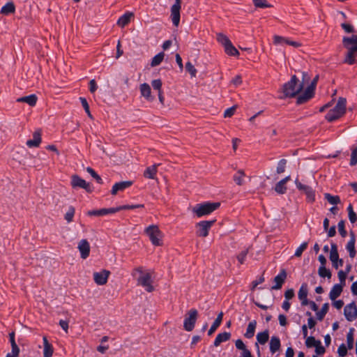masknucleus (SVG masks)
I'll list each match as a JSON object with an SVG mask.
<instances>
[{
	"instance_id": "obj_50",
	"label": "nucleus",
	"mask_w": 357,
	"mask_h": 357,
	"mask_svg": "<svg viewBox=\"0 0 357 357\" xmlns=\"http://www.w3.org/2000/svg\"><path fill=\"white\" fill-rule=\"evenodd\" d=\"M86 172L89 174H90L91 176L93 178H94L98 183H100V184L102 183V180L101 178V177L91 167H88L86 168Z\"/></svg>"
},
{
	"instance_id": "obj_5",
	"label": "nucleus",
	"mask_w": 357,
	"mask_h": 357,
	"mask_svg": "<svg viewBox=\"0 0 357 357\" xmlns=\"http://www.w3.org/2000/svg\"><path fill=\"white\" fill-rule=\"evenodd\" d=\"M145 234L149 237L153 245L160 246L162 245V234L158 225H152L145 229Z\"/></svg>"
},
{
	"instance_id": "obj_63",
	"label": "nucleus",
	"mask_w": 357,
	"mask_h": 357,
	"mask_svg": "<svg viewBox=\"0 0 357 357\" xmlns=\"http://www.w3.org/2000/svg\"><path fill=\"white\" fill-rule=\"evenodd\" d=\"M347 272H344L343 271H340L338 272L339 280L341 282V283H342L343 285L345 283V280H346V278H347Z\"/></svg>"
},
{
	"instance_id": "obj_57",
	"label": "nucleus",
	"mask_w": 357,
	"mask_h": 357,
	"mask_svg": "<svg viewBox=\"0 0 357 357\" xmlns=\"http://www.w3.org/2000/svg\"><path fill=\"white\" fill-rule=\"evenodd\" d=\"M295 184L297 187V188L299 190H301V191H303L304 192H305V191H307V190H309L311 187L308 186V185H303L302 184L298 178H296L295 180Z\"/></svg>"
},
{
	"instance_id": "obj_20",
	"label": "nucleus",
	"mask_w": 357,
	"mask_h": 357,
	"mask_svg": "<svg viewBox=\"0 0 357 357\" xmlns=\"http://www.w3.org/2000/svg\"><path fill=\"white\" fill-rule=\"evenodd\" d=\"M290 180H291V176H287L285 178H284L283 179H282L281 181H280L278 183H276V185L275 186V191L278 194H281V195L284 194L287 191V187L285 185Z\"/></svg>"
},
{
	"instance_id": "obj_27",
	"label": "nucleus",
	"mask_w": 357,
	"mask_h": 357,
	"mask_svg": "<svg viewBox=\"0 0 357 357\" xmlns=\"http://www.w3.org/2000/svg\"><path fill=\"white\" fill-rule=\"evenodd\" d=\"M159 165H153L148 167L144 172V176L150 179H155L157 174V167Z\"/></svg>"
},
{
	"instance_id": "obj_36",
	"label": "nucleus",
	"mask_w": 357,
	"mask_h": 357,
	"mask_svg": "<svg viewBox=\"0 0 357 357\" xmlns=\"http://www.w3.org/2000/svg\"><path fill=\"white\" fill-rule=\"evenodd\" d=\"M216 38L217 40L224 46V48L231 43L229 38L222 33H217Z\"/></svg>"
},
{
	"instance_id": "obj_35",
	"label": "nucleus",
	"mask_w": 357,
	"mask_h": 357,
	"mask_svg": "<svg viewBox=\"0 0 357 357\" xmlns=\"http://www.w3.org/2000/svg\"><path fill=\"white\" fill-rule=\"evenodd\" d=\"M269 338V333L268 330L259 333L257 335V342L261 344H264L267 342Z\"/></svg>"
},
{
	"instance_id": "obj_60",
	"label": "nucleus",
	"mask_w": 357,
	"mask_h": 357,
	"mask_svg": "<svg viewBox=\"0 0 357 357\" xmlns=\"http://www.w3.org/2000/svg\"><path fill=\"white\" fill-rule=\"evenodd\" d=\"M305 194L306 195L307 199H308L309 202H312L314 201L315 195L312 188L307 190V191H305Z\"/></svg>"
},
{
	"instance_id": "obj_15",
	"label": "nucleus",
	"mask_w": 357,
	"mask_h": 357,
	"mask_svg": "<svg viewBox=\"0 0 357 357\" xmlns=\"http://www.w3.org/2000/svg\"><path fill=\"white\" fill-rule=\"evenodd\" d=\"M287 276V274L286 270L282 269L280 273L274 278V282L275 284L271 287V289L278 290L281 289Z\"/></svg>"
},
{
	"instance_id": "obj_44",
	"label": "nucleus",
	"mask_w": 357,
	"mask_h": 357,
	"mask_svg": "<svg viewBox=\"0 0 357 357\" xmlns=\"http://www.w3.org/2000/svg\"><path fill=\"white\" fill-rule=\"evenodd\" d=\"M256 8H271L272 6L269 4L266 0H252Z\"/></svg>"
},
{
	"instance_id": "obj_28",
	"label": "nucleus",
	"mask_w": 357,
	"mask_h": 357,
	"mask_svg": "<svg viewBox=\"0 0 357 357\" xmlns=\"http://www.w3.org/2000/svg\"><path fill=\"white\" fill-rule=\"evenodd\" d=\"M223 317V312H220L218 315L217 316L215 320L213 323L212 326H211L210 329L208 331V335H211L213 334V333L216 331V329L220 326V325L222 323Z\"/></svg>"
},
{
	"instance_id": "obj_11",
	"label": "nucleus",
	"mask_w": 357,
	"mask_h": 357,
	"mask_svg": "<svg viewBox=\"0 0 357 357\" xmlns=\"http://www.w3.org/2000/svg\"><path fill=\"white\" fill-rule=\"evenodd\" d=\"M330 260L332 262L333 266L336 269H337L339 266H342L343 265V260L342 259H339L337 248L335 243L331 244Z\"/></svg>"
},
{
	"instance_id": "obj_38",
	"label": "nucleus",
	"mask_w": 357,
	"mask_h": 357,
	"mask_svg": "<svg viewBox=\"0 0 357 357\" xmlns=\"http://www.w3.org/2000/svg\"><path fill=\"white\" fill-rule=\"evenodd\" d=\"M324 197L331 204L335 205L340 203V198L337 195L334 196L329 193H325Z\"/></svg>"
},
{
	"instance_id": "obj_54",
	"label": "nucleus",
	"mask_w": 357,
	"mask_h": 357,
	"mask_svg": "<svg viewBox=\"0 0 357 357\" xmlns=\"http://www.w3.org/2000/svg\"><path fill=\"white\" fill-rule=\"evenodd\" d=\"M236 107H237L236 105H234V106L227 109L224 112V117L225 118L231 117L234 114Z\"/></svg>"
},
{
	"instance_id": "obj_43",
	"label": "nucleus",
	"mask_w": 357,
	"mask_h": 357,
	"mask_svg": "<svg viewBox=\"0 0 357 357\" xmlns=\"http://www.w3.org/2000/svg\"><path fill=\"white\" fill-rule=\"evenodd\" d=\"M319 275L321 278H328L330 279L331 278V272L330 270L327 269L325 266H320L318 270Z\"/></svg>"
},
{
	"instance_id": "obj_7",
	"label": "nucleus",
	"mask_w": 357,
	"mask_h": 357,
	"mask_svg": "<svg viewBox=\"0 0 357 357\" xmlns=\"http://www.w3.org/2000/svg\"><path fill=\"white\" fill-rule=\"evenodd\" d=\"M215 220H203L197 222L195 225L197 229L196 234L200 237H206L208 235V231L211 227L215 223Z\"/></svg>"
},
{
	"instance_id": "obj_26",
	"label": "nucleus",
	"mask_w": 357,
	"mask_h": 357,
	"mask_svg": "<svg viewBox=\"0 0 357 357\" xmlns=\"http://www.w3.org/2000/svg\"><path fill=\"white\" fill-rule=\"evenodd\" d=\"M38 98L35 94L19 98L17 101L19 102H26L30 106H34L36 104Z\"/></svg>"
},
{
	"instance_id": "obj_9",
	"label": "nucleus",
	"mask_w": 357,
	"mask_h": 357,
	"mask_svg": "<svg viewBox=\"0 0 357 357\" xmlns=\"http://www.w3.org/2000/svg\"><path fill=\"white\" fill-rule=\"evenodd\" d=\"M181 4V0H175V3L171 7V19L175 26H178L180 22Z\"/></svg>"
},
{
	"instance_id": "obj_21",
	"label": "nucleus",
	"mask_w": 357,
	"mask_h": 357,
	"mask_svg": "<svg viewBox=\"0 0 357 357\" xmlns=\"http://www.w3.org/2000/svg\"><path fill=\"white\" fill-rule=\"evenodd\" d=\"M43 340V356L44 357H52L54 352L52 345L48 342L47 337L44 336Z\"/></svg>"
},
{
	"instance_id": "obj_56",
	"label": "nucleus",
	"mask_w": 357,
	"mask_h": 357,
	"mask_svg": "<svg viewBox=\"0 0 357 357\" xmlns=\"http://www.w3.org/2000/svg\"><path fill=\"white\" fill-rule=\"evenodd\" d=\"M248 253V249L241 251L237 256V259L241 264H243L245 260L246 256Z\"/></svg>"
},
{
	"instance_id": "obj_25",
	"label": "nucleus",
	"mask_w": 357,
	"mask_h": 357,
	"mask_svg": "<svg viewBox=\"0 0 357 357\" xmlns=\"http://www.w3.org/2000/svg\"><path fill=\"white\" fill-rule=\"evenodd\" d=\"M314 92H312V90L306 89L303 94L298 96L296 102L299 105L305 103L312 98Z\"/></svg>"
},
{
	"instance_id": "obj_64",
	"label": "nucleus",
	"mask_w": 357,
	"mask_h": 357,
	"mask_svg": "<svg viewBox=\"0 0 357 357\" xmlns=\"http://www.w3.org/2000/svg\"><path fill=\"white\" fill-rule=\"evenodd\" d=\"M294 296V289H287L284 293V297L286 298V301L291 299Z\"/></svg>"
},
{
	"instance_id": "obj_52",
	"label": "nucleus",
	"mask_w": 357,
	"mask_h": 357,
	"mask_svg": "<svg viewBox=\"0 0 357 357\" xmlns=\"http://www.w3.org/2000/svg\"><path fill=\"white\" fill-rule=\"evenodd\" d=\"M144 204H135V205H123L119 207H116L118 208V212L121 210H127V209H135L138 208H144Z\"/></svg>"
},
{
	"instance_id": "obj_31",
	"label": "nucleus",
	"mask_w": 357,
	"mask_h": 357,
	"mask_svg": "<svg viewBox=\"0 0 357 357\" xmlns=\"http://www.w3.org/2000/svg\"><path fill=\"white\" fill-rule=\"evenodd\" d=\"M280 347V340L276 336H273L270 341V350L274 354L279 350Z\"/></svg>"
},
{
	"instance_id": "obj_13",
	"label": "nucleus",
	"mask_w": 357,
	"mask_h": 357,
	"mask_svg": "<svg viewBox=\"0 0 357 357\" xmlns=\"http://www.w3.org/2000/svg\"><path fill=\"white\" fill-rule=\"evenodd\" d=\"M344 314L349 321H352L357 317V307L354 302L344 307Z\"/></svg>"
},
{
	"instance_id": "obj_61",
	"label": "nucleus",
	"mask_w": 357,
	"mask_h": 357,
	"mask_svg": "<svg viewBox=\"0 0 357 357\" xmlns=\"http://www.w3.org/2000/svg\"><path fill=\"white\" fill-rule=\"evenodd\" d=\"M342 28L347 32V33H353L354 32V28L352 25L347 23H342L341 24Z\"/></svg>"
},
{
	"instance_id": "obj_37",
	"label": "nucleus",
	"mask_w": 357,
	"mask_h": 357,
	"mask_svg": "<svg viewBox=\"0 0 357 357\" xmlns=\"http://www.w3.org/2000/svg\"><path fill=\"white\" fill-rule=\"evenodd\" d=\"M165 54L164 52H160L158 54H156L153 59L151 62V66L155 67L161 63L162 60L164 59Z\"/></svg>"
},
{
	"instance_id": "obj_42",
	"label": "nucleus",
	"mask_w": 357,
	"mask_h": 357,
	"mask_svg": "<svg viewBox=\"0 0 357 357\" xmlns=\"http://www.w3.org/2000/svg\"><path fill=\"white\" fill-rule=\"evenodd\" d=\"M290 40L289 38L275 35L273 36V43L276 45L287 44L289 45Z\"/></svg>"
},
{
	"instance_id": "obj_34",
	"label": "nucleus",
	"mask_w": 357,
	"mask_h": 357,
	"mask_svg": "<svg viewBox=\"0 0 357 357\" xmlns=\"http://www.w3.org/2000/svg\"><path fill=\"white\" fill-rule=\"evenodd\" d=\"M15 10V5L13 2H8L1 9V13L3 15H9L13 13Z\"/></svg>"
},
{
	"instance_id": "obj_48",
	"label": "nucleus",
	"mask_w": 357,
	"mask_h": 357,
	"mask_svg": "<svg viewBox=\"0 0 357 357\" xmlns=\"http://www.w3.org/2000/svg\"><path fill=\"white\" fill-rule=\"evenodd\" d=\"M75 208L73 206H70L68 208V211L65 214V220L69 223L73 221L74 215H75Z\"/></svg>"
},
{
	"instance_id": "obj_45",
	"label": "nucleus",
	"mask_w": 357,
	"mask_h": 357,
	"mask_svg": "<svg viewBox=\"0 0 357 357\" xmlns=\"http://www.w3.org/2000/svg\"><path fill=\"white\" fill-rule=\"evenodd\" d=\"M298 296L300 300L304 299L307 296V286L306 284H303L298 291Z\"/></svg>"
},
{
	"instance_id": "obj_39",
	"label": "nucleus",
	"mask_w": 357,
	"mask_h": 357,
	"mask_svg": "<svg viewBox=\"0 0 357 357\" xmlns=\"http://www.w3.org/2000/svg\"><path fill=\"white\" fill-rule=\"evenodd\" d=\"M328 307H329V305L328 303H324L323 305H322V307L320 311H317V318L318 320L319 321H321L325 315L326 314V313L328 312Z\"/></svg>"
},
{
	"instance_id": "obj_10",
	"label": "nucleus",
	"mask_w": 357,
	"mask_h": 357,
	"mask_svg": "<svg viewBox=\"0 0 357 357\" xmlns=\"http://www.w3.org/2000/svg\"><path fill=\"white\" fill-rule=\"evenodd\" d=\"M70 184L74 189L80 188L86 190L87 192H91L90 185L77 174L72 175Z\"/></svg>"
},
{
	"instance_id": "obj_55",
	"label": "nucleus",
	"mask_w": 357,
	"mask_h": 357,
	"mask_svg": "<svg viewBox=\"0 0 357 357\" xmlns=\"http://www.w3.org/2000/svg\"><path fill=\"white\" fill-rule=\"evenodd\" d=\"M337 227H338V231H339L340 234L342 237H345L347 236V231L345 230V228H344V221L340 220L338 222Z\"/></svg>"
},
{
	"instance_id": "obj_4",
	"label": "nucleus",
	"mask_w": 357,
	"mask_h": 357,
	"mask_svg": "<svg viewBox=\"0 0 357 357\" xmlns=\"http://www.w3.org/2000/svg\"><path fill=\"white\" fill-rule=\"evenodd\" d=\"M347 100L344 98L340 97L338 98L337 102L335 107L331 109L326 115V119L328 121L332 122L341 116H342L346 112Z\"/></svg>"
},
{
	"instance_id": "obj_1",
	"label": "nucleus",
	"mask_w": 357,
	"mask_h": 357,
	"mask_svg": "<svg viewBox=\"0 0 357 357\" xmlns=\"http://www.w3.org/2000/svg\"><path fill=\"white\" fill-rule=\"evenodd\" d=\"M309 79L310 77L306 73H303V82L300 84H298V79L296 75L291 76V79L283 85L282 89L283 96L280 98L295 97L303 89V82Z\"/></svg>"
},
{
	"instance_id": "obj_47",
	"label": "nucleus",
	"mask_w": 357,
	"mask_h": 357,
	"mask_svg": "<svg viewBox=\"0 0 357 357\" xmlns=\"http://www.w3.org/2000/svg\"><path fill=\"white\" fill-rule=\"evenodd\" d=\"M319 340H316L312 336L306 337L305 345L308 348L315 347L317 344H319Z\"/></svg>"
},
{
	"instance_id": "obj_29",
	"label": "nucleus",
	"mask_w": 357,
	"mask_h": 357,
	"mask_svg": "<svg viewBox=\"0 0 357 357\" xmlns=\"http://www.w3.org/2000/svg\"><path fill=\"white\" fill-rule=\"evenodd\" d=\"M256 327L257 321L255 320H252V321H250L248 325L246 332L244 334V336L248 339L252 338L255 335Z\"/></svg>"
},
{
	"instance_id": "obj_22",
	"label": "nucleus",
	"mask_w": 357,
	"mask_h": 357,
	"mask_svg": "<svg viewBox=\"0 0 357 357\" xmlns=\"http://www.w3.org/2000/svg\"><path fill=\"white\" fill-rule=\"evenodd\" d=\"M355 236L354 232H351V239L347 244L346 248L349 252V257L351 258H354L356 255V250H355Z\"/></svg>"
},
{
	"instance_id": "obj_33",
	"label": "nucleus",
	"mask_w": 357,
	"mask_h": 357,
	"mask_svg": "<svg viewBox=\"0 0 357 357\" xmlns=\"http://www.w3.org/2000/svg\"><path fill=\"white\" fill-rule=\"evenodd\" d=\"M245 172L242 169L238 170L237 173L234 176L233 179L236 185H243L244 184Z\"/></svg>"
},
{
	"instance_id": "obj_17",
	"label": "nucleus",
	"mask_w": 357,
	"mask_h": 357,
	"mask_svg": "<svg viewBox=\"0 0 357 357\" xmlns=\"http://www.w3.org/2000/svg\"><path fill=\"white\" fill-rule=\"evenodd\" d=\"M118 212V208H101L99 210H93L88 211L87 214L90 216H103L110 213H114Z\"/></svg>"
},
{
	"instance_id": "obj_2",
	"label": "nucleus",
	"mask_w": 357,
	"mask_h": 357,
	"mask_svg": "<svg viewBox=\"0 0 357 357\" xmlns=\"http://www.w3.org/2000/svg\"><path fill=\"white\" fill-rule=\"evenodd\" d=\"M342 45L347 50L344 63L353 65L357 62V35L344 36L342 38Z\"/></svg>"
},
{
	"instance_id": "obj_12",
	"label": "nucleus",
	"mask_w": 357,
	"mask_h": 357,
	"mask_svg": "<svg viewBox=\"0 0 357 357\" xmlns=\"http://www.w3.org/2000/svg\"><path fill=\"white\" fill-rule=\"evenodd\" d=\"M109 275L110 271L105 269L100 272H94L93 274V280L98 285H104L107 282Z\"/></svg>"
},
{
	"instance_id": "obj_30",
	"label": "nucleus",
	"mask_w": 357,
	"mask_h": 357,
	"mask_svg": "<svg viewBox=\"0 0 357 357\" xmlns=\"http://www.w3.org/2000/svg\"><path fill=\"white\" fill-rule=\"evenodd\" d=\"M231 337L230 333L228 332H224L222 333H219L214 341V346L218 347L222 342H226L228 340H229Z\"/></svg>"
},
{
	"instance_id": "obj_18",
	"label": "nucleus",
	"mask_w": 357,
	"mask_h": 357,
	"mask_svg": "<svg viewBox=\"0 0 357 357\" xmlns=\"http://www.w3.org/2000/svg\"><path fill=\"white\" fill-rule=\"evenodd\" d=\"M41 132L40 130H36L33 133V139H29L26 142V145L29 148L38 147L41 143Z\"/></svg>"
},
{
	"instance_id": "obj_58",
	"label": "nucleus",
	"mask_w": 357,
	"mask_h": 357,
	"mask_svg": "<svg viewBox=\"0 0 357 357\" xmlns=\"http://www.w3.org/2000/svg\"><path fill=\"white\" fill-rule=\"evenodd\" d=\"M357 164V146L352 151L351 155L350 165L354 166Z\"/></svg>"
},
{
	"instance_id": "obj_3",
	"label": "nucleus",
	"mask_w": 357,
	"mask_h": 357,
	"mask_svg": "<svg viewBox=\"0 0 357 357\" xmlns=\"http://www.w3.org/2000/svg\"><path fill=\"white\" fill-rule=\"evenodd\" d=\"M220 204L219 202H204L196 204L192 209V211L197 218L207 215L215 211L219 208Z\"/></svg>"
},
{
	"instance_id": "obj_8",
	"label": "nucleus",
	"mask_w": 357,
	"mask_h": 357,
	"mask_svg": "<svg viewBox=\"0 0 357 357\" xmlns=\"http://www.w3.org/2000/svg\"><path fill=\"white\" fill-rule=\"evenodd\" d=\"M136 281L137 284L144 287L146 291L152 292L154 291L151 272H149L147 274H145L142 277H137Z\"/></svg>"
},
{
	"instance_id": "obj_46",
	"label": "nucleus",
	"mask_w": 357,
	"mask_h": 357,
	"mask_svg": "<svg viewBox=\"0 0 357 357\" xmlns=\"http://www.w3.org/2000/svg\"><path fill=\"white\" fill-rule=\"evenodd\" d=\"M287 162V161L286 159H282L278 162L277 169H276L277 174H280L284 172L285 169H286Z\"/></svg>"
},
{
	"instance_id": "obj_32",
	"label": "nucleus",
	"mask_w": 357,
	"mask_h": 357,
	"mask_svg": "<svg viewBox=\"0 0 357 357\" xmlns=\"http://www.w3.org/2000/svg\"><path fill=\"white\" fill-rule=\"evenodd\" d=\"M149 272L150 271L149 270H146L143 266H137L133 268L131 275L137 280V277H142Z\"/></svg>"
},
{
	"instance_id": "obj_24",
	"label": "nucleus",
	"mask_w": 357,
	"mask_h": 357,
	"mask_svg": "<svg viewBox=\"0 0 357 357\" xmlns=\"http://www.w3.org/2000/svg\"><path fill=\"white\" fill-rule=\"evenodd\" d=\"M133 15V13L131 12L126 13L124 15L119 17L117 21V25L121 27L126 26L130 22V20Z\"/></svg>"
},
{
	"instance_id": "obj_59",
	"label": "nucleus",
	"mask_w": 357,
	"mask_h": 357,
	"mask_svg": "<svg viewBox=\"0 0 357 357\" xmlns=\"http://www.w3.org/2000/svg\"><path fill=\"white\" fill-rule=\"evenodd\" d=\"M337 353L340 357H344L347 354V348L344 344L340 345L337 349Z\"/></svg>"
},
{
	"instance_id": "obj_49",
	"label": "nucleus",
	"mask_w": 357,
	"mask_h": 357,
	"mask_svg": "<svg viewBox=\"0 0 357 357\" xmlns=\"http://www.w3.org/2000/svg\"><path fill=\"white\" fill-rule=\"evenodd\" d=\"M185 69L190 74L192 77H196L197 72V69L190 61L185 63Z\"/></svg>"
},
{
	"instance_id": "obj_62",
	"label": "nucleus",
	"mask_w": 357,
	"mask_h": 357,
	"mask_svg": "<svg viewBox=\"0 0 357 357\" xmlns=\"http://www.w3.org/2000/svg\"><path fill=\"white\" fill-rule=\"evenodd\" d=\"M325 348L321 345V342L319 341V344H317L315 347V352L317 355H322L325 353Z\"/></svg>"
},
{
	"instance_id": "obj_51",
	"label": "nucleus",
	"mask_w": 357,
	"mask_h": 357,
	"mask_svg": "<svg viewBox=\"0 0 357 357\" xmlns=\"http://www.w3.org/2000/svg\"><path fill=\"white\" fill-rule=\"evenodd\" d=\"M162 81L160 79H153L151 81V86L153 88V89L158 91V93L159 91H162Z\"/></svg>"
},
{
	"instance_id": "obj_53",
	"label": "nucleus",
	"mask_w": 357,
	"mask_h": 357,
	"mask_svg": "<svg viewBox=\"0 0 357 357\" xmlns=\"http://www.w3.org/2000/svg\"><path fill=\"white\" fill-rule=\"evenodd\" d=\"M307 242H304L296 250L295 252V257H300L302 254H303V252L307 248Z\"/></svg>"
},
{
	"instance_id": "obj_16",
	"label": "nucleus",
	"mask_w": 357,
	"mask_h": 357,
	"mask_svg": "<svg viewBox=\"0 0 357 357\" xmlns=\"http://www.w3.org/2000/svg\"><path fill=\"white\" fill-rule=\"evenodd\" d=\"M139 91L141 96L144 98L147 101L152 102L154 97L151 95V89L147 83H143L139 85Z\"/></svg>"
},
{
	"instance_id": "obj_6",
	"label": "nucleus",
	"mask_w": 357,
	"mask_h": 357,
	"mask_svg": "<svg viewBox=\"0 0 357 357\" xmlns=\"http://www.w3.org/2000/svg\"><path fill=\"white\" fill-rule=\"evenodd\" d=\"M198 316V311L196 309H191L188 312V314L184 319L183 327L187 331H192L195 328Z\"/></svg>"
},
{
	"instance_id": "obj_40",
	"label": "nucleus",
	"mask_w": 357,
	"mask_h": 357,
	"mask_svg": "<svg viewBox=\"0 0 357 357\" xmlns=\"http://www.w3.org/2000/svg\"><path fill=\"white\" fill-rule=\"evenodd\" d=\"M225 51L226 54L230 56H238L239 52L238 50L232 45L231 42L229 43V45H227L225 47Z\"/></svg>"
},
{
	"instance_id": "obj_14",
	"label": "nucleus",
	"mask_w": 357,
	"mask_h": 357,
	"mask_svg": "<svg viewBox=\"0 0 357 357\" xmlns=\"http://www.w3.org/2000/svg\"><path fill=\"white\" fill-rule=\"evenodd\" d=\"M77 249L80 252L82 259H85L89 256L91 247L86 239H82L79 241Z\"/></svg>"
},
{
	"instance_id": "obj_41",
	"label": "nucleus",
	"mask_w": 357,
	"mask_h": 357,
	"mask_svg": "<svg viewBox=\"0 0 357 357\" xmlns=\"http://www.w3.org/2000/svg\"><path fill=\"white\" fill-rule=\"evenodd\" d=\"M354 328H351L349 329V331L347 335V347L349 349H353V347H354Z\"/></svg>"
},
{
	"instance_id": "obj_19",
	"label": "nucleus",
	"mask_w": 357,
	"mask_h": 357,
	"mask_svg": "<svg viewBox=\"0 0 357 357\" xmlns=\"http://www.w3.org/2000/svg\"><path fill=\"white\" fill-rule=\"evenodd\" d=\"M132 184V182L130 181L116 183L113 185L111 193L112 195H115L119 191H122L126 188H129Z\"/></svg>"
},
{
	"instance_id": "obj_23",
	"label": "nucleus",
	"mask_w": 357,
	"mask_h": 357,
	"mask_svg": "<svg viewBox=\"0 0 357 357\" xmlns=\"http://www.w3.org/2000/svg\"><path fill=\"white\" fill-rule=\"evenodd\" d=\"M343 287L342 284H336L331 289L329 298L332 301H335L337 297H339L342 292Z\"/></svg>"
}]
</instances>
